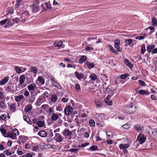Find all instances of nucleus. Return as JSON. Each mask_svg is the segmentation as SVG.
<instances>
[{
	"label": "nucleus",
	"mask_w": 157,
	"mask_h": 157,
	"mask_svg": "<svg viewBox=\"0 0 157 157\" xmlns=\"http://www.w3.org/2000/svg\"><path fill=\"white\" fill-rule=\"evenodd\" d=\"M32 109V107L31 105L28 104L25 106V111L27 112H29Z\"/></svg>",
	"instance_id": "a211bd4d"
},
{
	"label": "nucleus",
	"mask_w": 157,
	"mask_h": 157,
	"mask_svg": "<svg viewBox=\"0 0 157 157\" xmlns=\"http://www.w3.org/2000/svg\"><path fill=\"white\" fill-rule=\"evenodd\" d=\"M140 88V87L138 88H136V91L139 94L141 95H144L146 94V95H148L149 94V92L145 90H138V89Z\"/></svg>",
	"instance_id": "0eeeda50"
},
{
	"label": "nucleus",
	"mask_w": 157,
	"mask_h": 157,
	"mask_svg": "<svg viewBox=\"0 0 157 157\" xmlns=\"http://www.w3.org/2000/svg\"><path fill=\"white\" fill-rule=\"evenodd\" d=\"M39 2L37 1L34 2L32 6V10L33 12H36L39 10Z\"/></svg>",
	"instance_id": "f03ea898"
},
{
	"label": "nucleus",
	"mask_w": 157,
	"mask_h": 157,
	"mask_svg": "<svg viewBox=\"0 0 157 157\" xmlns=\"http://www.w3.org/2000/svg\"><path fill=\"white\" fill-rule=\"evenodd\" d=\"M91 49H92L93 48L90 45H88L85 48V49L87 51L90 50Z\"/></svg>",
	"instance_id": "052dcab7"
},
{
	"label": "nucleus",
	"mask_w": 157,
	"mask_h": 157,
	"mask_svg": "<svg viewBox=\"0 0 157 157\" xmlns=\"http://www.w3.org/2000/svg\"><path fill=\"white\" fill-rule=\"evenodd\" d=\"M0 131L2 133V134L4 135L5 137L6 136H5V135H6V131L5 129L4 128H0Z\"/></svg>",
	"instance_id": "49530a36"
},
{
	"label": "nucleus",
	"mask_w": 157,
	"mask_h": 157,
	"mask_svg": "<svg viewBox=\"0 0 157 157\" xmlns=\"http://www.w3.org/2000/svg\"><path fill=\"white\" fill-rule=\"evenodd\" d=\"M7 136H6V137H10L13 140H16L17 137L14 135L11 132H8L7 134Z\"/></svg>",
	"instance_id": "ddd939ff"
},
{
	"label": "nucleus",
	"mask_w": 157,
	"mask_h": 157,
	"mask_svg": "<svg viewBox=\"0 0 157 157\" xmlns=\"http://www.w3.org/2000/svg\"><path fill=\"white\" fill-rule=\"evenodd\" d=\"M29 16V14L28 11L26 10L24 11L22 14L21 16V17L22 21L23 22H25Z\"/></svg>",
	"instance_id": "7ed1b4c3"
},
{
	"label": "nucleus",
	"mask_w": 157,
	"mask_h": 157,
	"mask_svg": "<svg viewBox=\"0 0 157 157\" xmlns=\"http://www.w3.org/2000/svg\"><path fill=\"white\" fill-rule=\"evenodd\" d=\"M120 148L121 149H125L129 147L128 144H121L119 145Z\"/></svg>",
	"instance_id": "b1692460"
},
{
	"label": "nucleus",
	"mask_w": 157,
	"mask_h": 157,
	"mask_svg": "<svg viewBox=\"0 0 157 157\" xmlns=\"http://www.w3.org/2000/svg\"><path fill=\"white\" fill-rule=\"evenodd\" d=\"M155 47V46L152 44L148 46L147 50L148 52H150L152 49Z\"/></svg>",
	"instance_id": "bb28decb"
},
{
	"label": "nucleus",
	"mask_w": 157,
	"mask_h": 157,
	"mask_svg": "<svg viewBox=\"0 0 157 157\" xmlns=\"http://www.w3.org/2000/svg\"><path fill=\"white\" fill-rule=\"evenodd\" d=\"M86 64L87 67L90 69L94 67V65L93 63H90L88 61L86 62Z\"/></svg>",
	"instance_id": "72a5a7b5"
},
{
	"label": "nucleus",
	"mask_w": 157,
	"mask_h": 157,
	"mask_svg": "<svg viewBox=\"0 0 157 157\" xmlns=\"http://www.w3.org/2000/svg\"><path fill=\"white\" fill-rule=\"evenodd\" d=\"M57 96L56 95H53L51 98L52 101L53 102H55L56 101Z\"/></svg>",
	"instance_id": "ea45409f"
},
{
	"label": "nucleus",
	"mask_w": 157,
	"mask_h": 157,
	"mask_svg": "<svg viewBox=\"0 0 157 157\" xmlns=\"http://www.w3.org/2000/svg\"><path fill=\"white\" fill-rule=\"evenodd\" d=\"M14 70L16 71V72L19 74L21 71V69L20 68V67H15Z\"/></svg>",
	"instance_id": "8fccbe9b"
},
{
	"label": "nucleus",
	"mask_w": 157,
	"mask_h": 157,
	"mask_svg": "<svg viewBox=\"0 0 157 157\" xmlns=\"http://www.w3.org/2000/svg\"><path fill=\"white\" fill-rule=\"evenodd\" d=\"M79 149L78 148H72L69 150V151L71 152H76L78 151Z\"/></svg>",
	"instance_id": "6e6d98bb"
},
{
	"label": "nucleus",
	"mask_w": 157,
	"mask_h": 157,
	"mask_svg": "<svg viewBox=\"0 0 157 157\" xmlns=\"http://www.w3.org/2000/svg\"><path fill=\"white\" fill-rule=\"evenodd\" d=\"M31 71L35 74H36L37 72V68L36 67H33L31 68Z\"/></svg>",
	"instance_id": "a18cd8bd"
},
{
	"label": "nucleus",
	"mask_w": 157,
	"mask_h": 157,
	"mask_svg": "<svg viewBox=\"0 0 157 157\" xmlns=\"http://www.w3.org/2000/svg\"><path fill=\"white\" fill-rule=\"evenodd\" d=\"M59 116L57 114L53 113L52 114V116L51 117V119L53 121H56L58 118Z\"/></svg>",
	"instance_id": "f8f14e48"
},
{
	"label": "nucleus",
	"mask_w": 157,
	"mask_h": 157,
	"mask_svg": "<svg viewBox=\"0 0 157 157\" xmlns=\"http://www.w3.org/2000/svg\"><path fill=\"white\" fill-rule=\"evenodd\" d=\"M5 98V96L3 93L2 91H0V100L4 99Z\"/></svg>",
	"instance_id": "de8ad7c7"
},
{
	"label": "nucleus",
	"mask_w": 157,
	"mask_h": 157,
	"mask_svg": "<svg viewBox=\"0 0 157 157\" xmlns=\"http://www.w3.org/2000/svg\"><path fill=\"white\" fill-rule=\"evenodd\" d=\"M20 19L18 18H13L12 19H10L8 21L7 24L11 26L13 25L15 23H17L20 21Z\"/></svg>",
	"instance_id": "20e7f679"
},
{
	"label": "nucleus",
	"mask_w": 157,
	"mask_h": 157,
	"mask_svg": "<svg viewBox=\"0 0 157 157\" xmlns=\"http://www.w3.org/2000/svg\"><path fill=\"white\" fill-rule=\"evenodd\" d=\"M145 45L143 44L141 45V53L142 54L144 53L145 51Z\"/></svg>",
	"instance_id": "c03bdc74"
},
{
	"label": "nucleus",
	"mask_w": 157,
	"mask_h": 157,
	"mask_svg": "<svg viewBox=\"0 0 157 157\" xmlns=\"http://www.w3.org/2000/svg\"><path fill=\"white\" fill-rule=\"evenodd\" d=\"M37 80L42 84H44L45 82V80L44 78L41 76H39L37 79Z\"/></svg>",
	"instance_id": "2f4dec72"
},
{
	"label": "nucleus",
	"mask_w": 157,
	"mask_h": 157,
	"mask_svg": "<svg viewBox=\"0 0 157 157\" xmlns=\"http://www.w3.org/2000/svg\"><path fill=\"white\" fill-rule=\"evenodd\" d=\"M35 97L34 96L32 95L29 99V102L30 103H33L35 100Z\"/></svg>",
	"instance_id": "58836bf2"
},
{
	"label": "nucleus",
	"mask_w": 157,
	"mask_h": 157,
	"mask_svg": "<svg viewBox=\"0 0 157 157\" xmlns=\"http://www.w3.org/2000/svg\"><path fill=\"white\" fill-rule=\"evenodd\" d=\"M44 124L43 122L41 121H39L37 122V124L40 127H43Z\"/></svg>",
	"instance_id": "a19ab883"
},
{
	"label": "nucleus",
	"mask_w": 157,
	"mask_h": 157,
	"mask_svg": "<svg viewBox=\"0 0 157 157\" xmlns=\"http://www.w3.org/2000/svg\"><path fill=\"white\" fill-rule=\"evenodd\" d=\"M103 91L104 92H106L107 89H109V85L106 82L103 85Z\"/></svg>",
	"instance_id": "393cba45"
},
{
	"label": "nucleus",
	"mask_w": 157,
	"mask_h": 157,
	"mask_svg": "<svg viewBox=\"0 0 157 157\" xmlns=\"http://www.w3.org/2000/svg\"><path fill=\"white\" fill-rule=\"evenodd\" d=\"M38 135L41 137H46L47 134L44 130H41L38 132Z\"/></svg>",
	"instance_id": "2eb2a0df"
},
{
	"label": "nucleus",
	"mask_w": 157,
	"mask_h": 157,
	"mask_svg": "<svg viewBox=\"0 0 157 157\" xmlns=\"http://www.w3.org/2000/svg\"><path fill=\"white\" fill-rule=\"evenodd\" d=\"M56 136L54 137V139L56 140L58 142H61L63 140V139L61 135L59 133H56L55 134Z\"/></svg>",
	"instance_id": "6e6552de"
},
{
	"label": "nucleus",
	"mask_w": 157,
	"mask_h": 157,
	"mask_svg": "<svg viewBox=\"0 0 157 157\" xmlns=\"http://www.w3.org/2000/svg\"><path fill=\"white\" fill-rule=\"evenodd\" d=\"M105 102L109 105H111L112 104V101H110L109 99H105Z\"/></svg>",
	"instance_id": "79ce46f5"
},
{
	"label": "nucleus",
	"mask_w": 157,
	"mask_h": 157,
	"mask_svg": "<svg viewBox=\"0 0 157 157\" xmlns=\"http://www.w3.org/2000/svg\"><path fill=\"white\" fill-rule=\"evenodd\" d=\"M75 74L76 77L79 79H80L84 77V75L83 74L79 73L77 71L75 72Z\"/></svg>",
	"instance_id": "9b49d317"
},
{
	"label": "nucleus",
	"mask_w": 157,
	"mask_h": 157,
	"mask_svg": "<svg viewBox=\"0 0 157 157\" xmlns=\"http://www.w3.org/2000/svg\"><path fill=\"white\" fill-rule=\"evenodd\" d=\"M32 155L30 153L27 154L20 157H32Z\"/></svg>",
	"instance_id": "69168bd1"
},
{
	"label": "nucleus",
	"mask_w": 157,
	"mask_h": 157,
	"mask_svg": "<svg viewBox=\"0 0 157 157\" xmlns=\"http://www.w3.org/2000/svg\"><path fill=\"white\" fill-rule=\"evenodd\" d=\"M4 152L8 156L10 155H12L11 152L10 151L8 150H5L4 151Z\"/></svg>",
	"instance_id": "5fc2aeb1"
},
{
	"label": "nucleus",
	"mask_w": 157,
	"mask_h": 157,
	"mask_svg": "<svg viewBox=\"0 0 157 157\" xmlns=\"http://www.w3.org/2000/svg\"><path fill=\"white\" fill-rule=\"evenodd\" d=\"M64 132V133H63L64 135L67 136H71L72 134L71 132L68 129H65Z\"/></svg>",
	"instance_id": "aec40b11"
},
{
	"label": "nucleus",
	"mask_w": 157,
	"mask_h": 157,
	"mask_svg": "<svg viewBox=\"0 0 157 157\" xmlns=\"http://www.w3.org/2000/svg\"><path fill=\"white\" fill-rule=\"evenodd\" d=\"M42 6H46L48 9H51V5L50 2L48 3H45L42 4Z\"/></svg>",
	"instance_id": "473e14b6"
},
{
	"label": "nucleus",
	"mask_w": 157,
	"mask_h": 157,
	"mask_svg": "<svg viewBox=\"0 0 157 157\" xmlns=\"http://www.w3.org/2000/svg\"><path fill=\"white\" fill-rule=\"evenodd\" d=\"M137 107L135 104L131 103L130 105L125 106L123 108L124 112L127 114H130L136 111V109Z\"/></svg>",
	"instance_id": "f257e3e1"
},
{
	"label": "nucleus",
	"mask_w": 157,
	"mask_h": 157,
	"mask_svg": "<svg viewBox=\"0 0 157 157\" xmlns=\"http://www.w3.org/2000/svg\"><path fill=\"white\" fill-rule=\"evenodd\" d=\"M41 107L43 109H46L47 108H48L49 107V106L48 105L46 104V105H43L41 106Z\"/></svg>",
	"instance_id": "774afa93"
},
{
	"label": "nucleus",
	"mask_w": 157,
	"mask_h": 157,
	"mask_svg": "<svg viewBox=\"0 0 157 157\" xmlns=\"http://www.w3.org/2000/svg\"><path fill=\"white\" fill-rule=\"evenodd\" d=\"M137 140L139 141L140 144H142L145 142L146 140V138L142 136H141L140 135H139L137 136Z\"/></svg>",
	"instance_id": "9d476101"
},
{
	"label": "nucleus",
	"mask_w": 157,
	"mask_h": 157,
	"mask_svg": "<svg viewBox=\"0 0 157 157\" xmlns=\"http://www.w3.org/2000/svg\"><path fill=\"white\" fill-rule=\"evenodd\" d=\"M51 80L52 81V84L54 86L58 88H60V85L58 83L55 78H51Z\"/></svg>",
	"instance_id": "1a4fd4ad"
},
{
	"label": "nucleus",
	"mask_w": 157,
	"mask_h": 157,
	"mask_svg": "<svg viewBox=\"0 0 157 157\" xmlns=\"http://www.w3.org/2000/svg\"><path fill=\"white\" fill-rule=\"evenodd\" d=\"M139 82L141 86H146V84L145 82L142 80H139Z\"/></svg>",
	"instance_id": "864d4df0"
},
{
	"label": "nucleus",
	"mask_w": 157,
	"mask_h": 157,
	"mask_svg": "<svg viewBox=\"0 0 157 157\" xmlns=\"http://www.w3.org/2000/svg\"><path fill=\"white\" fill-rule=\"evenodd\" d=\"M9 106L10 107V110L13 112L15 111L16 109V103H13L11 104L10 106L9 105Z\"/></svg>",
	"instance_id": "f3484780"
},
{
	"label": "nucleus",
	"mask_w": 157,
	"mask_h": 157,
	"mask_svg": "<svg viewBox=\"0 0 157 157\" xmlns=\"http://www.w3.org/2000/svg\"><path fill=\"white\" fill-rule=\"evenodd\" d=\"M124 63L127 66L129 67L130 68H132L133 66L131 63L127 59H125L124 61Z\"/></svg>",
	"instance_id": "5701e85b"
},
{
	"label": "nucleus",
	"mask_w": 157,
	"mask_h": 157,
	"mask_svg": "<svg viewBox=\"0 0 157 157\" xmlns=\"http://www.w3.org/2000/svg\"><path fill=\"white\" fill-rule=\"evenodd\" d=\"M108 47L109 48L110 50H111L112 52H113L115 50V49L111 45H108Z\"/></svg>",
	"instance_id": "338daca9"
},
{
	"label": "nucleus",
	"mask_w": 157,
	"mask_h": 157,
	"mask_svg": "<svg viewBox=\"0 0 157 157\" xmlns=\"http://www.w3.org/2000/svg\"><path fill=\"white\" fill-rule=\"evenodd\" d=\"M9 80V77L7 76L0 81V85H3L7 82Z\"/></svg>",
	"instance_id": "4468645a"
},
{
	"label": "nucleus",
	"mask_w": 157,
	"mask_h": 157,
	"mask_svg": "<svg viewBox=\"0 0 157 157\" xmlns=\"http://www.w3.org/2000/svg\"><path fill=\"white\" fill-rule=\"evenodd\" d=\"M75 88L77 92H78L81 91L80 85L78 83H76L75 84Z\"/></svg>",
	"instance_id": "cd10ccee"
},
{
	"label": "nucleus",
	"mask_w": 157,
	"mask_h": 157,
	"mask_svg": "<svg viewBox=\"0 0 157 157\" xmlns=\"http://www.w3.org/2000/svg\"><path fill=\"white\" fill-rule=\"evenodd\" d=\"M90 78L93 81H94L97 79V75L94 74L90 75Z\"/></svg>",
	"instance_id": "f704fd0d"
},
{
	"label": "nucleus",
	"mask_w": 157,
	"mask_h": 157,
	"mask_svg": "<svg viewBox=\"0 0 157 157\" xmlns=\"http://www.w3.org/2000/svg\"><path fill=\"white\" fill-rule=\"evenodd\" d=\"M47 112L50 115L52 114V113H54L53 107H51L49 108Z\"/></svg>",
	"instance_id": "7c9ffc66"
},
{
	"label": "nucleus",
	"mask_w": 157,
	"mask_h": 157,
	"mask_svg": "<svg viewBox=\"0 0 157 157\" xmlns=\"http://www.w3.org/2000/svg\"><path fill=\"white\" fill-rule=\"evenodd\" d=\"M120 41L118 40H115L114 41V46L115 48L117 49L118 51L121 52L122 51L121 48L120 47Z\"/></svg>",
	"instance_id": "423d86ee"
},
{
	"label": "nucleus",
	"mask_w": 157,
	"mask_h": 157,
	"mask_svg": "<svg viewBox=\"0 0 157 157\" xmlns=\"http://www.w3.org/2000/svg\"><path fill=\"white\" fill-rule=\"evenodd\" d=\"M89 123L90 126H95V122L94 120L91 119L89 121Z\"/></svg>",
	"instance_id": "c9c22d12"
},
{
	"label": "nucleus",
	"mask_w": 157,
	"mask_h": 157,
	"mask_svg": "<svg viewBox=\"0 0 157 157\" xmlns=\"http://www.w3.org/2000/svg\"><path fill=\"white\" fill-rule=\"evenodd\" d=\"M103 115V114H100L99 113H97L96 114V117H99L98 119L99 120V121H101L102 120H101L100 118L101 117H102V116Z\"/></svg>",
	"instance_id": "13d9d810"
},
{
	"label": "nucleus",
	"mask_w": 157,
	"mask_h": 157,
	"mask_svg": "<svg viewBox=\"0 0 157 157\" xmlns=\"http://www.w3.org/2000/svg\"><path fill=\"white\" fill-rule=\"evenodd\" d=\"M7 21L8 20L7 19H4V20L1 21L0 22V25H3L7 22Z\"/></svg>",
	"instance_id": "09e8293b"
},
{
	"label": "nucleus",
	"mask_w": 157,
	"mask_h": 157,
	"mask_svg": "<svg viewBox=\"0 0 157 157\" xmlns=\"http://www.w3.org/2000/svg\"><path fill=\"white\" fill-rule=\"evenodd\" d=\"M48 93L47 92H45L43 94V97L44 98H45L46 97H48Z\"/></svg>",
	"instance_id": "e2e57ef3"
},
{
	"label": "nucleus",
	"mask_w": 157,
	"mask_h": 157,
	"mask_svg": "<svg viewBox=\"0 0 157 157\" xmlns=\"http://www.w3.org/2000/svg\"><path fill=\"white\" fill-rule=\"evenodd\" d=\"M6 114H4L2 116H0V120H4L6 119Z\"/></svg>",
	"instance_id": "603ef678"
},
{
	"label": "nucleus",
	"mask_w": 157,
	"mask_h": 157,
	"mask_svg": "<svg viewBox=\"0 0 157 157\" xmlns=\"http://www.w3.org/2000/svg\"><path fill=\"white\" fill-rule=\"evenodd\" d=\"M126 44L130 45L132 44V40L131 39H126L125 41Z\"/></svg>",
	"instance_id": "4c0bfd02"
},
{
	"label": "nucleus",
	"mask_w": 157,
	"mask_h": 157,
	"mask_svg": "<svg viewBox=\"0 0 157 157\" xmlns=\"http://www.w3.org/2000/svg\"><path fill=\"white\" fill-rule=\"evenodd\" d=\"M135 129L137 130H140L142 129V128H143V127H141L139 125L137 124L135 126Z\"/></svg>",
	"instance_id": "3c124183"
},
{
	"label": "nucleus",
	"mask_w": 157,
	"mask_h": 157,
	"mask_svg": "<svg viewBox=\"0 0 157 157\" xmlns=\"http://www.w3.org/2000/svg\"><path fill=\"white\" fill-rule=\"evenodd\" d=\"M24 98V96L23 95H21L19 96H16L15 98V100L17 102H19L21 100L23 99Z\"/></svg>",
	"instance_id": "4be33fe9"
},
{
	"label": "nucleus",
	"mask_w": 157,
	"mask_h": 157,
	"mask_svg": "<svg viewBox=\"0 0 157 157\" xmlns=\"http://www.w3.org/2000/svg\"><path fill=\"white\" fill-rule=\"evenodd\" d=\"M128 76V75L127 74H122L120 76V78L121 79H124L126 78Z\"/></svg>",
	"instance_id": "37998d69"
},
{
	"label": "nucleus",
	"mask_w": 157,
	"mask_h": 157,
	"mask_svg": "<svg viewBox=\"0 0 157 157\" xmlns=\"http://www.w3.org/2000/svg\"><path fill=\"white\" fill-rule=\"evenodd\" d=\"M122 127L126 129H128L129 128V125L126 124L122 126Z\"/></svg>",
	"instance_id": "4d7b16f0"
},
{
	"label": "nucleus",
	"mask_w": 157,
	"mask_h": 157,
	"mask_svg": "<svg viewBox=\"0 0 157 157\" xmlns=\"http://www.w3.org/2000/svg\"><path fill=\"white\" fill-rule=\"evenodd\" d=\"M25 76L24 75H21L19 78V84L18 85L22 84L25 82Z\"/></svg>",
	"instance_id": "dca6fc26"
},
{
	"label": "nucleus",
	"mask_w": 157,
	"mask_h": 157,
	"mask_svg": "<svg viewBox=\"0 0 157 157\" xmlns=\"http://www.w3.org/2000/svg\"><path fill=\"white\" fill-rule=\"evenodd\" d=\"M4 106V103L2 101H0V108H3Z\"/></svg>",
	"instance_id": "0e129e2a"
},
{
	"label": "nucleus",
	"mask_w": 157,
	"mask_h": 157,
	"mask_svg": "<svg viewBox=\"0 0 157 157\" xmlns=\"http://www.w3.org/2000/svg\"><path fill=\"white\" fill-rule=\"evenodd\" d=\"M73 108L70 106H69L66 107L64 110L65 114L67 116L71 114L73 111Z\"/></svg>",
	"instance_id": "39448f33"
},
{
	"label": "nucleus",
	"mask_w": 157,
	"mask_h": 157,
	"mask_svg": "<svg viewBox=\"0 0 157 157\" xmlns=\"http://www.w3.org/2000/svg\"><path fill=\"white\" fill-rule=\"evenodd\" d=\"M12 133L15 136L18 135L19 134V132L17 129L16 128H14L12 131Z\"/></svg>",
	"instance_id": "c85d7f7f"
},
{
	"label": "nucleus",
	"mask_w": 157,
	"mask_h": 157,
	"mask_svg": "<svg viewBox=\"0 0 157 157\" xmlns=\"http://www.w3.org/2000/svg\"><path fill=\"white\" fill-rule=\"evenodd\" d=\"M87 58V57L86 56H83L81 57L80 58L78 62L80 63H82L83 62H85Z\"/></svg>",
	"instance_id": "412c9836"
},
{
	"label": "nucleus",
	"mask_w": 157,
	"mask_h": 157,
	"mask_svg": "<svg viewBox=\"0 0 157 157\" xmlns=\"http://www.w3.org/2000/svg\"><path fill=\"white\" fill-rule=\"evenodd\" d=\"M148 133L149 134L151 132L152 134H153L154 132L152 131V129L151 127L150 126H149L147 129Z\"/></svg>",
	"instance_id": "e433bc0d"
},
{
	"label": "nucleus",
	"mask_w": 157,
	"mask_h": 157,
	"mask_svg": "<svg viewBox=\"0 0 157 157\" xmlns=\"http://www.w3.org/2000/svg\"><path fill=\"white\" fill-rule=\"evenodd\" d=\"M90 149L95 150L98 149V147L97 146H92L90 147Z\"/></svg>",
	"instance_id": "680f3d73"
},
{
	"label": "nucleus",
	"mask_w": 157,
	"mask_h": 157,
	"mask_svg": "<svg viewBox=\"0 0 157 157\" xmlns=\"http://www.w3.org/2000/svg\"><path fill=\"white\" fill-rule=\"evenodd\" d=\"M36 87V86L35 84H31L28 86V88L29 90H34Z\"/></svg>",
	"instance_id": "6ab92c4d"
},
{
	"label": "nucleus",
	"mask_w": 157,
	"mask_h": 157,
	"mask_svg": "<svg viewBox=\"0 0 157 157\" xmlns=\"http://www.w3.org/2000/svg\"><path fill=\"white\" fill-rule=\"evenodd\" d=\"M107 135L110 138L112 137L113 136V135L112 133L111 132H106Z\"/></svg>",
	"instance_id": "bf43d9fd"
},
{
	"label": "nucleus",
	"mask_w": 157,
	"mask_h": 157,
	"mask_svg": "<svg viewBox=\"0 0 157 157\" xmlns=\"http://www.w3.org/2000/svg\"><path fill=\"white\" fill-rule=\"evenodd\" d=\"M152 21L153 25L156 26L157 25V21L155 17H153L152 18Z\"/></svg>",
	"instance_id": "c756f323"
},
{
	"label": "nucleus",
	"mask_w": 157,
	"mask_h": 157,
	"mask_svg": "<svg viewBox=\"0 0 157 157\" xmlns=\"http://www.w3.org/2000/svg\"><path fill=\"white\" fill-rule=\"evenodd\" d=\"M63 44L62 41H57L55 42L54 44V45L56 47H60Z\"/></svg>",
	"instance_id": "a878e982"
}]
</instances>
